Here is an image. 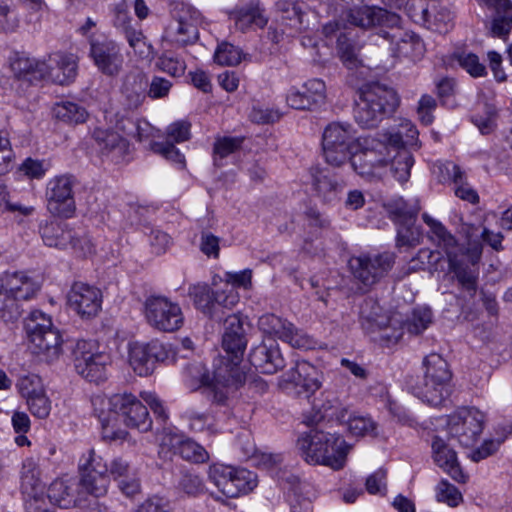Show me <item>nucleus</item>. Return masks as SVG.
<instances>
[{"instance_id": "1", "label": "nucleus", "mask_w": 512, "mask_h": 512, "mask_svg": "<svg viewBox=\"0 0 512 512\" xmlns=\"http://www.w3.org/2000/svg\"><path fill=\"white\" fill-rule=\"evenodd\" d=\"M422 219L429 227L428 237L446 256L448 272L453 274L459 286L470 296H475L478 287L479 261L482 255V238L494 250L503 249V235L483 228L478 234V228L470 225L466 229L467 248H464L456 237L437 219L423 213Z\"/></svg>"}, {"instance_id": "2", "label": "nucleus", "mask_w": 512, "mask_h": 512, "mask_svg": "<svg viewBox=\"0 0 512 512\" xmlns=\"http://www.w3.org/2000/svg\"><path fill=\"white\" fill-rule=\"evenodd\" d=\"M348 24L363 29L379 26L378 37L389 44L394 57L420 59L424 54L422 40L413 32L400 27V17L379 7L364 6L349 9L344 13Z\"/></svg>"}, {"instance_id": "3", "label": "nucleus", "mask_w": 512, "mask_h": 512, "mask_svg": "<svg viewBox=\"0 0 512 512\" xmlns=\"http://www.w3.org/2000/svg\"><path fill=\"white\" fill-rule=\"evenodd\" d=\"M298 449L306 462L340 470L346 464L351 446L334 432L311 429L297 440Z\"/></svg>"}, {"instance_id": "4", "label": "nucleus", "mask_w": 512, "mask_h": 512, "mask_svg": "<svg viewBox=\"0 0 512 512\" xmlns=\"http://www.w3.org/2000/svg\"><path fill=\"white\" fill-rule=\"evenodd\" d=\"M399 105L396 92L379 83L363 86L355 100L354 118L364 128L376 127L388 114L393 113Z\"/></svg>"}, {"instance_id": "5", "label": "nucleus", "mask_w": 512, "mask_h": 512, "mask_svg": "<svg viewBox=\"0 0 512 512\" xmlns=\"http://www.w3.org/2000/svg\"><path fill=\"white\" fill-rule=\"evenodd\" d=\"M30 349L41 361L53 363L63 352V339L51 319L41 311H33L25 323Z\"/></svg>"}, {"instance_id": "6", "label": "nucleus", "mask_w": 512, "mask_h": 512, "mask_svg": "<svg viewBox=\"0 0 512 512\" xmlns=\"http://www.w3.org/2000/svg\"><path fill=\"white\" fill-rule=\"evenodd\" d=\"M423 383L416 388V396L431 406L444 405L451 394L452 373L441 355L431 353L425 357Z\"/></svg>"}, {"instance_id": "7", "label": "nucleus", "mask_w": 512, "mask_h": 512, "mask_svg": "<svg viewBox=\"0 0 512 512\" xmlns=\"http://www.w3.org/2000/svg\"><path fill=\"white\" fill-rule=\"evenodd\" d=\"M40 286L23 272L6 273L0 277V319L15 321L21 316L19 302L33 298Z\"/></svg>"}, {"instance_id": "8", "label": "nucleus", "mask_w": 512, "mask_h": 512, "mask_svg": "<svg viewBox=\"0 0 512 512\" xmlns=\"http://www.w3.org/2000/svg\"><path fill=\"white\" fill-rule=\"evenodd\" d=\"M391 152L382 140L365 137L348 162L362 178L379 180L388 174Z\"/></svg>"}, {"instance_id": "9", "label": "nucleus", "mask_w": 512, "mask_h": 512, "mask_svg": "<svg viewBox=\"0 0 512 512\" xmlns=\"http://www.w3.org/2000/svg\"><path fill=\"white\" fill-rule=\"evenodd\" d=\"M362 138L355 136L350 124L332 122L322 134V150L325 161L333 167H341L348 162Z\"/></svg>"}, {"instance_id": "10", "label": "nucleus", "mask_w": 512, "mask_h": 512, "mask_svg": "<svg viewBox=\"0 0 512 512\" xmlns=\"http://www.w3.org/2000/svg\"><path fill=\"white\" fill-rule=\"evenodd\" d=\"M241 362L242 360L233 357L221 356L215 363L213 377L202 375V385L212 388L217 402H223L230 392L237 390L245 382L246 376Z\"/></svg>"}, {"instance_id": "11", "label": "nucleus", "mask_w": 512, "mask_h": 512, "mask_svg": "<svg viewBox=\"0 0 512 512\" xmlns=\"http://www.w3.org/2000/svg\"><path fill=\"white\" fill-rule=\"evenodd\" d=\"M73 362L76 372L90 382L99 383L106 378L107 366L111 357L101 351L99 344L92 340H79L73 349Z\"/></svg>"}, {"instance_id": "12", "label": "nucleus", "mask_w": 512, "mask_h": 512, "mask_svg": "<svg viewBox=\"0 0 512 512\" xmlns=\"http://www.w3.org/2000/svg\"><path fill=\"white\" fill-rule=\"evenodd\" d=\"M396 256L392 252L379 254H360L348 261L353 279L364 287H371L380 282L392 270Z\"/></svg>"}, {"instance_id": "13", "label": "nucleus", "mask_w": 512, "mask_h": 512, "mask_svg": "<svg viewBox=\"0 0 512 512\" xmlns=\"http://www.w3.org/2000/svg\"><path fill=\"white\" fill-rule=\"evenodd\" d=\"M209 479L229 498L249 493L257 486V476L254 472L224 464L210 466Z\"/></svg>"}, {"instance_id": "14", "label": "nucleus", "mask_w": 512, "mask_h": 512, "mask_svg": "<svg viewBox=\"0 0 512 512\" xmlns=\"http://www.w3.org/2000/svg\"><path fill=\"white\" fill-rule=\"evenodd\" d=\"M147 323L161 332H175L184 324L180 305L164 296H149L144 302Z\"/></svg>"}, {"instance_id": "15", "label": "nucleus", "mask_w": 512, "mask_h": 512, "mask_svg": "<svg viewBox=\"0 0 512 512\" xmlns=\"http://www.w3.org/2000/svg\"><path fill=\"white\" fill-rule=\"evenodd\" d=\"M80 484L90 495L100 497L106 494L108 480V462L95 449H89L79 459Z\"/></svg>"}, {"instance_id": "16", "label": "nucleus", "mask_w": 512, "mask_h": 512, "mask_svg": "<svg viewBox=\"0 0 512 512\" xmlns=\"http://www.w3.org/2000/svg\"><path fill=\"white\" fill-rule=\"evenodd\" d=\"M447 435L465 447L473 446L483 432L485 415L476 408H462L447 417Z\"/></svg>"}, {"instance_id": "17", "label": "nucleus", "mask_w": 512, "mask_h": 512, "mask_svg": "<svg viewBox=\"0 0 512 512\" xmlns=\"http://www.w3.org/2000/svg\"><path fill=\"white\" fill-rule=\"evenodd\" d=\"M75 179L72 175H59L51 178L46 186L48 211L58 217L70 218L76 210L74 199Z\"/></svg>"}, {"instance_id": "18", "label": "nucleus", "mask_w": 512, "mask_h": 512, "mask_svg": "<svg viewBox=\"0 0 512 512\" xmlns=\"http://www.w3.org/2000/svg\"><path fill=\"white\" fill-rule=\"evenodd\" d=\"M90 57L97 69L108 77H117L123 70L124 55L119 43L107 37L90 39Z\"/></svg>"}, {"instance_id": "19", "label": "nucleus", "mask_w": 512, "mask_h": 512, "mask_svg": "<svg viewBox=\"0 0 512 512\" xmlns=\"http://www.w3.org/2000/svg\"><path fill=\"white\" fill-rule=\"evenodd\" d=\"M258 326L263 333L278 338L294 348L310 349L314 344L304 331L275 314L262 315L259 318Z\"/></svg>"}, {"instance_id": "20", "label": "nucleus", "mask_w": 512, "mask_h": 512, "mask_svg": "<svg viewBox=\"0 0 512 512\" xmlns=\"http://www.w3.org/2000/svg\"><path fill=\"white\" fill-rule=\"evenodd\" d=\"M198 12L190 6L182 5L167 25L164 38L176 45L194 43L198 38Z\"/></svg>"}, {"instance_id": "21", "label": "nucleus", "mask_w": 512, "mask_h": 512, "mask_svg": "<svg viewBox=\"0 0 512 512\" xmlns=\"http://www.w3.org/2000/svg\"><path fill=\"white\" fill-rule=\"evenodd\" d=\"M67 303L80 317H94L101 310L102 293L95 286L76 282L67 294Z\"/></svg>"}, {"instance_id": "22", "label": "nucleus", "mask_w": 512, "mask_h": 512, "mask_svg": "<svg viewBox=\"0 0 512 512\" xmlns=\"http://www.w3.org/2000/svg\"><path fill=\"white\" fill-rule=\"evenodd\" d=\"M445 435L436 434L432 438V458L436 465L458 483H466L468 476L463 472L456 451L451 447Z\"/></svg>"}, {"instance_id": "23", "label": "nucleus", "mask_w": 512, "mask_h": 512, "mask_svg": "<svg viewBox=\"0 0 512 512\" xmlns=\"http://www.w3.org/2000/svg\"><path fill=\"white\" fill-rule=\"evenodd\" d=\"M98 154L103 161L119 164L126 160L129 153L127 140L118 132L97 128L93 131Z\"/></svg>"}, {"instance_id": "24", "label": "nucleus", "mask_w": 512, "mask_h": 512, "mask_svg": "<svg viewBox=\"0 0 512 512\" xmlns=\"http://www.w3.org/2000/svg\"><path fill=\"white\" fill-rule=\"evenodd\" d=\"M116 414L121 415L129 427L147 431L152 421L148 409L132 394H115Z\"/></svg>"}, {"instance_id": "25", "label": "nucleus", "mask_w": 512, "mask_h": 512, "mask_svg": "<svg viewBox=\"0 0 512 512\" xmlns=\"http://www.w3.org/2000/svg\"><path fill=\"white\" fill-rule=\"evenodd\" d=\"M83 493L86 492L82 489L80 480L59 478L48 487L47 497L53 505L62 509H69L80 505Z\"/></svg>"}, {"instance_id": "26", "label": "nucleus", "mask_w": 512, "mask_h": 512, "mask_svg": "<svg viewBox=\"0 0 512 512\" xmlns=\"http://www.w3.org/2000/svg\"><path fill=\"white\" fill-rule=\"evenodd\" d=\"M249 361L257 371L264 374H273L284 367V359L273 339L263 341L252 348Z\"/></svg>"}, {"instance_id": "27", "label": "nucleus", "mask_w": 512, "mask_h": 512, "mask_svg": "<svg viewBox=\"0 0 512 512\" xmlns=\"http://www.w3.org/2000/svg\"><path fill=\"white\" fill-rule=\"evenodd\" d=\"M313 411L311 416L304 417V423L314 425L324 419L344 422L348 413L337 397L332 393H321L313 400Z\"/></svg>"}, {"instance_id": "28", "label": "nucleus", "mask_w": 512, "mask_h": 512, "mask_svg": "<svg viewBox=\"0 0 512 512\" xmlns=\"http://www.w3.org/2000/svg\"><path fill=\"white\" fill-rule=\"evenodd\" d=\"M247 346L245 331L240 318L231 314L225 318L222 347L227 357L242 360Z\"/></svg>"}, {"instance_id": "29", "label": "nucleus", "mask_w": 512, "mask_h": 512, "mask_svg": "<svg viewBox=\"0 0 512 512\" xmlns=\"http://www.w3.org/2000/svg\"><path fill=\"white\" fill-rule=\"evenodd\" d=\"M10 67L14 75L19 79L29 82L48 76L49 65L45 61H39L25 54H15L10 59Z\"/></svg>"}, {"instance_id": "30", "label": "nucleus", "mask_w": 512, "mask_h": 512, "mask_svg": "<svg viewBox=\"0 0 512 512\" xmlns=\"http://www.w3.org/2000/svg\"><path fill=\"white\" fill-rule=\"evenodd\" d=\"M493 12L491 34L506 40L512 29V2L510 0H487Z\"/></svg>"}, {"instance_id": "31", "label": "nucleus", "mask_w": 512, "mask_h": 512, "mask_svg": "<svg viewBox=\"0 0 512 512\" xmlns=\"http://www.w3.org/2000/svg\"><path fill=\"white\" fill-rule=\"evenodd\" d=\"M312 176L314 190L323 202L332 203L339 199L344 184L339 182L328 170L314 169Z\"/></svg>"}, {"instance_id": "32", "label": "nucleus", "mask_w": 512, "mask_h": 512, "mask_svg": "<svg viewBox=\"0 0 512 512\" xmlns=\"http://www.w3.org/2000/svg\"><path fill=\"white\" fill-rule=\"evenodd\" d=\"M40 234L45 245L58 249H67L76 238V231L65 223L51 221L40 228Z\"/></svg>"}, {"instance_id": "33", "label": "nucleus", "mask_w": 512, "mask_h": 512, "mask_svg": "<svg viewBox=\"0 0 512 512\" xmlns=\"http://www.w3.org/2000/svg\"><path fill=\"white\" fill-rule=\"evenodd\" d=\"M147 80L140 73H129L125 76L121 93L129 108L139 107L146 97Z\"/></svg>"}, {"instance_id": "34", "label": "nucleus", "mask_w": 512, "mask_h": 512, "mask_svg": "<svg viewBox=\"0 0 512 512\" xmlns=\"http://www.w3.org/2000/svg\"><path fill=\"white\" fill-rule=\"evenodd\" d=\"M231 19L235 26L243 32L249 29L263 28L268 22L267 17L263 14V9L254 4L232 12Z\"/></svg>"}, {"instance_id": "35", "label": "nucleus", "mask_w": 512, "mask_h": 512, "mask_svg": "<svg viewBox=\"0 0 512 512\" xmlns=\"http://www.w3.org/2000/svg\"><path fill=\"white\" fill-rule=\"evenodd\" d=\"M129 363L139 376L150 375L156 367L146 343L141 342H134L129 345Z\"/></svg>"}, {"instance_id": "36", "label": "nucleus", "mask_w": 512, "mask_h": 512, "mask_svg": "<svg viewBox=\"0 0 512 512\" xmlns=\"http://www.w3.org/2000/svg\"><path fill=\"white\" fill-rule=\"evenodd\" d=\"M278 11L282 14L283 20H289V35L300 33L305 29L303 23V3L281 0L277 2Z\"/></svg>"}, {"instance_id": "37", "label": "nucleus", "mask_w": 512, "mask_h": 512, "mask_svg": "<svg viewBox=\"0 0 512 512\" xmlns=\"http://www.w3.org/2000/svg\"><path fill=\"white\" fill-rule=\"evenodd\" d=\"M188 295L199 310L209 317L215 318L214 291L211 290L207 283H197L189 286Z\"/></svg>"}, {"instance_id": "38", "label": "nucleus", "mask_w": 512, "mask_h": 512, "mask_svg": "<svg viewBox=\"0 0 512 512\" xmlns=\"http://www.w3.org/2000/svg\"><path fill=\"white\" fill-rule=\"evenodd\" d=\"M57 68H50L48 75L57 83L64 85L72 81L77 74V62L72 54L56 55Z\"/></svg>"}, {"instance_id": "39", "label": "nucleus", "mask_w": 512, "mask_h": 512, "mask_svg": "<svg viewBox=\"0 0 512 512\" xmlns=\"http://www.w3.org/2000/svg\"><path fill=\"white\" fill-rule=\"evenodd\" d=\"M414 164L412 154L406 149L398 150L394 154L391 153L388 172L399 182H406L410 177V170Z\"/></svg>"}, {"instance_id": "40", "label": "nucleus", "mask_w": 512, "mask_h": 512, "mask_svg": "<svg viewBox=\"0 0 512 512\" xmlns=\"http://www.w3.org/2000/svg\"><path fill=\"white\" fill-rule=\"evenodd\" d=\"M53 113L57 119L68 124L83 123L87 118L85 108L70 101L57 103L53 108Z\"/></svg>"}, {"instance_id": "41", "label": "nucleus", "mask_w": 512, "mask_h": 512, "mask_svg": "<svg viewBox=\"0 0 512 512\" xmlns=\"http://www.w3.org/2000/svg\"><path fill=\"white\" fill-rule=\"evenodd\" d=\"M307 372H313V366L305 361L298 362L295 367L289 369L280 377L278 385L288 393L292 391L297 393L301 379Z\"/></svg>"}, {"instance_id": "42", "label": "nucleus", "mask_w": 512, "mask_h": 512, "mask_svg": "<svg viewBox=\"0 0 512 512\" xmlns=\"http://www.w3.org/2000/svg\"><path fill=\"white\" fill-rule=\"evenodd\" d=\"M125 38L133 51L142 59H153L155 51L153 46L147 41L142 31L133 29L128 30Z\"/></svg>"}, {"instance_id": "43", "label": "nucleus", "mask_w": 512, "mask_h": 512, "mask_svg": "<svg viewBox=\"0 0 512 512\" xmlns=\"http://www.w3.org/2000/svg\"><path fill=\"white\" fill-rule=\"evenodd\" d=\"M347 427L349 432L354 436H376L377 424L369 416L354 415L350 416L347 420Z\"/></svg>"}, {"instance_id": "44", "label": "nucleus", "mask_w": 512, "mask_h": 512, "mask_svg": "<svg viewBox=\"0 0 512 512\" xmlns=\"http://www.w3.org/2000/svg\"><path fill=\"white\" fill-rule=\"evenodd\" d=\"M244 55L239 47L230 43H221L214 54L215 61L222 66H236L241 63Z\"/></svg>"}, {"instance_id": "45", "label": "nucleus", "mask_w": 512, "mask_h": 512, "mask_svg": "<svg viewBox=\"0 0 512 512\" xmlns=\"http://www.w3.org/2000/svg\"><path fill=\"white\" fill-rule=\"evenodd\" d=\"M91 402L93 411L101 423L110 422L111 416L116 415L115 395H95Z\"/></svg>"}, {"instance_id": "46", "label": "nucleus", "mask_w": 512, "mask_h": 512, "mask_svg": "<svg viewBox=\"0 0 512 512\" xmlns=\"http://www.w3.org/2000/svg\"><path fill=\"white\" fill-rule=\"evenodd\" d=\"M182 418L189 423V427L193 431L206 430L209 435L217 433V429L212 423H208V416L205 413L197 411L193 407H187L182 413Z\"/></svg>"}, {"instance_id": "47", "label": "nucleus", "mask_w": 512, "mask_h": 512, "mask_svg": "<svg viewBox=\"0 0 512 512\" xmlns=\"http://www.w3.org/2000/svg\"><path fill=\"white\" fill-rule=\"evenodd\" d=\"M243 143L241 137H217L213 145V157L217 165L218 159H223L240 149Z\"/></svg>"}, {"instance_id": "48", "label": "nucleus", "mask_w": 512, "mask_h": 512, "mask_svg": "<svg viewBox=\"0 0 512 512\" xmlns=\"http://www.w3.org/2000/svg\"><path fill=\"white\" fill-rule=\"evenodd\" d=\"M337 50L345 66L350 69L358 66V49L343 33L338 36Z\"/></svg>"}, {"instance_id": "49", "label": "nucleus", "mask_w": 512, "mask_h": 512, "mask_svg": "<svg viewBox=\"0 0 512 512\" xmlns=\"http://www.w3.org/2000/svg\"><path fill=\"white\" fill-rule=\"evenodd\" d=\"M305 98L309 101L310 109L317 107L325 102L326 85L320 79H310L304 86L303 91Z\"/></svg>"}, {"instance_id": "50", "label": "nucleus", "mask_w": 512, "mask_h": 512, "mask_svg": "<svg viewBox=\"0 0 512 512\" xmlns=\"http://www.w3.org/2000/svg\"><path fill=\"white\" fill-rule=\"evenodd\" d=\"M375 326L380 333V339L388 344L396 343L403 335V327L401 322L395 318H391L384 323L383 321L373 319Z\"/></svg>"}, {"instance_id": "51", "label": "nucleus", "mask_w": 512, "mask_h": 512, "mask_svg": "<svg viewBox=\"0 0 512 512\" xmlns=\"http://www.w3.org/2000/svg\"><path fill=\"white\" fill-rule=\"evenodd\" d=\"M16 388L25 400L45 390L42 379L36 374L21 376L16 383Z\"/></svg>"}, {"instance_id": "52", "label": "nucleus", "mask_w": 512, "mask_h": 512, "mask_svg": "<svg viewBox=\"0 0 512 512\" xmlns=\"http://www.w3.org/2000/svg\"><path fill=\"white\" fill-rule=\"evenodd\" d=\"M146 346L155 365L158 362L173 363L176 360V351L170 343L152 340Z\"/></svg>"}, {"instance_id": "53", "label": "nucleus", "mask_w": 512, "mask_h": 512, "mask_svg": "<svg viewBox=\"0 0 512 512\" xmlns=\"http://www.w3.org/2000/svg\"><path fill=\"white\" fill-rule=\"evenodd\" d=\"M436 500L450 507H457L463 501V496L453 484L447 480H441L436 487Z\"/></svg>"}, {"instance_id": "54", "label": "nucleus", "mask_w": 512, "mask_h": 512, "mask_svg": "<svg viewBox=\"0 0 512 512\" xmlns=\"http://www.w3.org/2000/svg\"><path fill=\"white\" fill-rule=\"evenodd\" d=\"M432 323V311L429 308L414 309L411 318L406 323V329L410 334H421Z\"/></svg>"}, {"instance_id": "55", "label": "nucleus", "mask_w": 512, "mask_h": 512, "mask_svg": "<svg viewBox=\"0 0 512 512\" xmlns=\"http://www.w3.org/2000/svg\"><path fill=\"white\" fill-rule=\"evenodd\" d=\"M419 210V205L408 207L407 203L402 199L396 200L394 204L391 205V213L397 223L412 225L417 219Z\"/></svg>"}, {"instance_id": "56", "label": "nucleus", "mask_w": 512, "mask_h": 512, "mask_svg": "<svg viewBox=\"0 0 512 512\" xmlns=\"http://www.w3.org/2000/svg\"><path fill=\"white\" fill-rule=\"evenodd\" d=\"M178 453L182 458L196 463H202L208 460L207 451L201 445L189 438H184Z\"/></svg>"}, {"instance_id": "57", "label": "nucleus", "mask_w": 512, "mask_h": 512, "mask_svg": "<svg viewBox=\"0 0 512 512\" xmlns=\"http://www.w3.org/2000/svg\"><path fill=\"white\" fill-rule=\"evenodd\" d=\"M416 261H419L421 266L415 264L411 267L412 270L420 269L423 265L428 264L434 271H445L444 261L440 252L421 249L418 252L417 257L411 260V263H415Z\"/></svg>"}, {"instance_id": "58", "label": "nucleus", "mask_w": 512, "mask_h": 512, "mask_svg": "<svg viewBox=\"0 0 512 512\" xmlns=\"http://www.w3.org/2000/svg\"><path fill=\"white\" fill-rule=\"evenodd\" d=\"M29 411L39 419H46L51 412V400L46 390L26 400Z\"/></svg>"}, {"instance_id": "59", "label": "nucleus", "mask_w": 512, "mask_h": 512, "mask_svg": "<svg viewBox=\"0 0 512 512\" xmlns=\"http://www.w3.org/2000/svg\"><path fill=\"white\" fill-rule=\"evenodd\" d=\"M458 64L472 77H483L486 75V67L480 63L479 57L473 53H461L457 55Z\"/></svg>"}, {"instance_id": "60", "label": "nucleus", "mask_w": 512, "mask_h": 512, "mask_svg": "<svg viewBox=\"0 0 512 512\" xmlns=\"http://www.w3.org/2000/svg\"><path fill=\"white\" fill-rule=\"evenodd\" d=\"M239 302V294L233 287H230L226 284L225 288L222 290L214 291V312L215 318L217 317V307H223L227 309H232Z\"/></svg>"}, {"instance_id": "61", "label": "nucleus", "mask_w": 512, "mask_h": 512, "mask_svg": "<svg viewBox=\"0 0 512 512\" xmlns=\"http://www.w3.org/2000/svg\"><path fill=\"white\" fill-rule=\"evenodd\" d=\"M439 172V181L453 182L454 184L462 183L465 180V174L461 168L451 161L441 162L437 165Z\"/></svg>"}, {"instance_id": "62", "label": "nucleus", "mask_w": 512, "mask_h": 512, "mask_svg": "<svg viewBox=\"0 0 512 512\" xmlns=\"http://www.w3.org/2000/svg\"><path fill=\"white\" fill-rule=\"evenodd\" d=\"M13 157L9 134L5 130H0V175L10 171Z\"/></svg>"}, {"instance_id": "63", "label": "nucleus", "mask_w": 512, "mask_h": 512, "mask_svg": "<svg viewBox=\"0 0 512 512\" xmlns=\"http://www.w3.org/2000/svg\"><path fill=\"white\" fill-rule=\"evenodd\" d=\"M405 9L414 22L431 21V14L426 0H408Z\"/></svg>"}, {"instance_id": "64", "label": "nucleus", "mask_w": 512, "mask_h": 512, "mask_svg": "<svg viewBox=\"0 0 512 512\" xmlns=\"http://www.w3.org/2000/svg\"><path fill=\"white\" fill-rule=\"evenodd\" d=\"M48 170V165L44 160L26 158L19 167L25 176L30 179H41Z\"/></svg>"}]
</instances>
